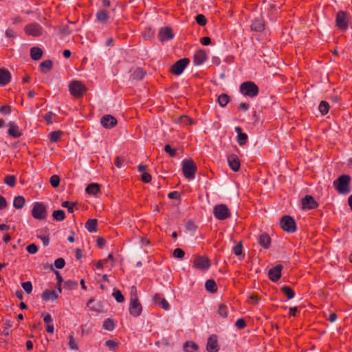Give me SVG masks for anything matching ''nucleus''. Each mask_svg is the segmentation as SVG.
Returning <instances> with one entry per match:
<instances>
[{"label": "nucleus", "instance_id": "nucleus-55", "mask_svg": "<svg viewBox=\"0 0 352 352\" xmlns=\"http://www.w3.org/2000/svg\"><path fill=\"white\" fill-rule=\"evenodd\" d=\"M26 250L30 254H35L38 252V248L35 244L32 243L26 247Z\"/></svg>", "mask_w": 352, "mask_h": 352}, {"label": "nucleus", "instance_id": "nucleus-11", "mask_svg": "<svg viewBox=\"0 0 352 352\" xmlns=\"http://www.w3.org/2000/svg\"><path fill=\"white\" fill-rule=\"evenodd\" d=\"M336 26L343 30H346L348 28L349 19L345 12L340 11L336 14Z\"/></svg>", "mask_w": 352, "mask_h": 352}, {"label": "nucleus", "instance_id": "nucleus-41", "mask_svg": "<svg viewBox=\"0 0 352 352\" xmlns=\"http://www.w3.org/2000/svg\"><path fill=\"white\" fill-rule=\"evenodd\" d=\"M218 314L223 318L228 316V307L226 305L223 303L219 305Z\"/></svg>", "mask_w": 352, "mask_h": 352}, {"label": "nucleus", "instance_id": "nucleus-63", "mask_svg": "<svg viewBox=\"0 0 352 352\" xmlns=\"http://www.w3.org/2000/svg\"><path fill=\"white\" fill-rule=\"evenodd\" d=\"M43 321L45 323L48 324L52 321V317L50 314H48V313L43 314Z\"/></svg>", "mask_w": 352, "mask_h": 352}, {"label": "nucleus", "instance_id": "nucleus-9", "mask_svg": "<svg viewBox=\"0 0 352 352\" xmlns=\"http://www.w3.org/2000/svg\"><path fill=\"white\" fill-rule=\"evenodd\" d=\"M190 63L188 58H184L175 63L170 67V72L174 75L181 74Z\"/></svg>", "mask_w": 352, "mask_h": 352}, {"label": "nucleus", "instance_id": "nucleus-22", "mask_svg": "<svg viewBox=\"0 0 352 352\" xmlns=\"http://www.w3.org/2000/svg\"><path fill=\"white\" fill-rule=\"evenodd\" d=\"M8 126L9 129L8 133L10 136L16 138H19L22 135V133L19 131V126L16 125L14 122H10L8 124Z\"/></svg>", "mask_w": 352, "mask_h": 352}, {"label": "nucleus", "instance_id": "nucleus-31", "mask_svg": "<svg viewBox=\"0 0 352 352\" xmlns=\"http://www.w3.org/2000/svg\"><path fill=\"white\" fill-rule=\"evenodd\" d=\"M206 289L212 293H214L217 291V286L215 281L212 279H209L206 282L205 284Z\"/></svg>", "mask_w": 352, "mask_h": 352}, {"label": "nucleus", "instance_id": "nucleus-13", "mask_svg": "<svg viewBox=\"0 0 352 352\" xmlns=\"http://www.w3.org/2000/svg\"><path fill=\"white\" fill-rule=\"evenodd\" d=\"M302 206L303 209H315L318 207V204L312 196L306 195L302 199Z\"/></svg>", "mask_w": 352, "mask_h": 352}, {"label": "nucleus", "instance_id": "nucleus-25", "mask_svg": "<svg viewBox=\"0 0 352 352\" xmlns=\"http://www.w3.org/2000/svg\"><path fill=\"white\" fill-rule=\"evenodd\" d=\"M96 16L97 21L102 23H105L109 19V12L104 10H98Z\"/></svg>", "mask_w": 352, "mask_h": 352}, {"label": "nucleus", "instance_id": "nucleus-34", "mask_svg": "<svg viewBox=\"0 0 352 352\" xmlns=\"http://www.w3.org/2000/svg\"><path fill=\"white\" fill-rule=\"evenodd\" d=\"M233 252L236 256H240L239 258V260H243L244 258L245 254H243V245L241 242L239 243L234 247Z\"/></svg>", "mask_w": 352, "mask_h": 352}, {"label": "nucleus", "instance_id": "nucleus-64", "mask_svg": "<svg viewBox=\"0 0 352 352\" xmlns=\"http://www.w3.org/2000/svg\"><path fill=\"white\" fill-rule=\"evenodd\" d=\"M258 302V298L257 295H252L250 296L248 302L250 304H257Z\"/></svg>", "mask_w": 352, "mask_h": 352}, {"label": "nucleus", "instance_id": "nucleus-45", "mask_svg": "<svg viewBox=\"0 0 352 352\" xmlns=\"http://www.w3.org/2000/svg\"><path fill=\"white\" fill-rule=\"evenodd\" d=\"M68 344H69V348L71 349H72V350H78V344H76V342L75 341V339H74L73 333H71L69 336V343H68Z\"/></svg>", "mask_w": 352, "mask_h": 352}, {"label": "nucleus", "instance_id": "nucleus-28", "mask_svg": "<svg viewBox=\"0 0 352 352\" xmlns=\"http://www.w3.org/2000/svg\"><path fill=\"white\" fill-rule=\"evenodd\" d=\"M183 348L185 352H197L199 349L198 346L192 341L185 342Z\"/></svg>", "mask_w": 352, "mask_h": 352}, {"label": "nucleus", "instance_id": "nucleus-47", "mask_svg": "<svg viewBox=\"0 0 352 352\" xmlns=\"http://www.w3.org/2000/svg\"><path fill=\"white\" fill-rule=\"evenodd\" d=\"M113 296L118 302H122L124 300V296L122 294L121 292L118 289H114L113 292Z\"/></svg>", "mask_w": 352, "mask_h": 352}, {"label": "nucleus", "instance_id": "nucleus-50", "mask_svg": "<svg viewBox=\"0 0 352 352\" xmlns=\"http://www.w3.org/2000/svg\"><path fill=\"white\" fill-rule=\"evenodd\" d=\"M64 286L66 289L71 290L78 286V283L76 281L69 280L65 283Z\"/></svg>", "mask_w": 352, "mask_h": 352}, {"label": "nucleus", "instance_id": "nucleus-29", "mask_svg": "<svg viewBox=\"0 0 352 352\" xmlns=\"http://www.w3.org/2000/svg\"><path fill=\"white\" fill-rule=\"evenodd\" d=\"M52 61L50 60H44L43 61L41 64H40V70L42 73H47L48 72H50L52 67Z\"/></svg>", "mask_w": 352, "mask_h": 352}, {"label": "nucleus", "instance_id": "nucleus-58", "mask_svg": "<svg viewBox=\"0 0 352 352\" xmlns=\"http://www.w3.org/2000/svg\"><path fill=\"white\" fill-rule=\"evenodd\" d=\"M158 305L164 310H168L169 309V304L165 298H162Z\"/></svg>", "mask_w": 352, "mask_h": 352}, {"label": "nucleus", "instance_id": "nucleus-30", "mask_svg": "<svg viewBox=\"0 0 352 352\" xmlns=\"http://www.w3.org/2000/svg\"><path fill=\"white\" fill-rule=\"evenodd\" d=\"M97 224V219H89L85 223V228L89 232H92L96 230Z\"/></svg>", "mask_w": 352, "mask_h": 352}, {"label": "nucleus", "instance_id": "nucleus-7", "mask_svg": "<svg viewBox=\"0 0 352 352\" xmlns=\"http://www.w3.org/2000/svg\"><path fill=\"white\" fill-rule=\"evenodd\" d=\"M282 229L289 233H293L296 230V226L294 219L290 216H283L280 222Z\"/></svg>", "mask_w": 352, "mask_h": 352}, {"label": "nucleus", "instance_id": "nucleus-10", "mask_svg": "<svg viewBox=\"0 0 352 352\" xmlns=\"http://www.w3.org/2000/svg\"><path fill=\"white\" fill-rule=\"evenodd\" d=\"M194 266L199 270H206L210 266V261L206 256H196L193 260Z\"/></svg>", "mask_w": 352, "mask_h": 352}, {"label": "nucleus", "instance_id": "nucleus-39", "mask_svg": "<svg viewBox=\"0 0 352 352\" xmlns=\"http://www.w3.org/2000/svg\"><path fill=\"white\" fill-rule=\"evenodd\" d=\"M63 135V132L60 131H53L50 134V140L51 142H58L61 135Z\"/></svg>", "mask_w": 352, "mask_h": 352}, {"label": "nucleus", "instance_id": "nucleus-56", "mask_svg": "<svg viewBox=\"0 0 352 352\" xmlns=\"http://www.w3.org/2000/svg\"><path fill=\"white\" fill-rule=\"evenodd\" d=\"M235 325L237 328L242 329H244L246 326V322L243 318L238 319L236 321Z\"/></svg>", "mask_w": 352, "mask_h": 352}, {"label": "nucleus", "instance_id": "nucleus-19", "mask_svg": "<svg viewBox=\"0 0 352 352\" xmlns=\"http://www.w3.org/2000/svg\"><path fill=\"white\" fill-rule=\"evenodd\" d=\"M11 80L10 72L4 68H0V85L4 86Z\"/></svg>", "mask_w": 352, "mask_h": 352}, {"label": "nucleus", "instance_id": "nucleus-35", "mask_svg": "<svg viewBox=\"0 0 352 352\" xmlns=\"http://www.w3.org/2000/svg\"><path fill=\"white\" fill-rule=\"evenodd\" d=\"M230 101V97L226 94H221L218 97V102L220 106L224 107Z\"/></svg>", "mask_w": 352, "mask_h": 352}, {"label": "nucleus", "instance_id": "nucleus-52", "mask_svg": "<svg viewBox=\"0 0 352 352\" xmlns=\"http://www.w3.org/2000/svg\"><path fill=\"white\" fill-rule=\"evenodd\" d=\"M184 255H185L184 251L180 248H176L173 251V256L175 258H182L184 256Z\"/></svg>", "mask_w": 352, "mask_h": 352}, {"label": "nucleus", "instance_id": "nucleus-61", "mask_svg": "<svg viewBox=\"0 0 352 352\" xmlns=\"http://www.w3.org/2000/svg\"><path fill=\"white\" fill-rule=\"evenodd\" d=\"M200 43L204 45H208L211 43V39L208 36L202 37L200 39Z\"/></svg>", "mask_w": 352, "mask_h": 352}, {"label": "nucleus", "instance_id": "nucleus-37", "mask_svg": "<svg viewBox=\"0 0 352 352\" xmlns=\"http://www.w3.org/2000/svg\"><path fill=\"white\" fill-rule=\"evenodd\" d=\"M145 72L141 68H137L132 74L133 79L142 80L145 76Z\"/></svg>", "mask_w": 352, "mask_h": 352}, {"label": "nucleus", "instance_id": "nucleus-12", "mask_svg": "<svg viewBox=\"0 0 352 352\" xmlns=\"http://www.w3.org/2000/svg\"><path fill=\"white\" fill-rule=\"evenodd\" d=\"M25 32L27 34L33 36H39L43 34V28L38 23H30L25 27Z\"/></svg>", "mask_w": 352, "mask_h": 352}, {"label": "nucleus", "instance_id": "nucleus-27", "mask_svg": "<svg viewBox=\"0 0 352 352\" xmlns=\"http://www.w3.org/2000/svg\"><path fill=\"white\" fill-rule=\"evenodd\" d=\"M58 296L54 290L46 289L42 294V298L44 300H55L58 298Z\"/></svg>", "mask_w": 352, "mask_h": 352}, {"label": "nucleus", "instance_id": "nucleus-23", "mask_svg": "<svg viewBox=\"0 0 352 352\" xmlns=\"http://www.w3.org/2000/svg\"><path fill=\"white\" fill-rule=\"evenodd\" d=\"M235 131L237 133V142L239 144L240 146L245 144L248 140V135L242 133V129L239 126H236Z\"/></svg>", "mask_w": 352, "mask_h": 352}, {"label": "nucleus", "instance_id": "nucleus-48", "mask_svg": "<svg viewBox=\"0 0 352 352\" xmlns=\"http://www.w3.org/2000/svg\"><path fill=\"white\" fill-rule=\"evenodd\" d=\"M21 286L27 294H30L32 292V284L30 281L22 283Z\"/></svg>", "mask_w": 352, "mask_h": 352}, {"label": "nucleus", "instance_id": "nucleus-1", "mask_svg": "<svg viewBox=\"0 0 352 352\" xmlns=\"http://www.w3.org/2000/svg\"><path fill=\"white\" fill-rule=\"evenodd\" d=\"M350 182L351 177L342 175L333 182V186L339 193L346 195L350 192Z\"/></svg>", "mask_w": 352, "mask_h": 352}, {"label": "nucleus", "instance_id": "nucleus-24", "mask_svg": "<svg viewBox=\"0 0 352 352\" xmlns=\"http://www.w3.org/2000/svg\"><path fill=\"white\" fill-rule=\"evenodd\" d=\"M251 29L254 31L261 32L264 30V23L262 19H254L251 25Z\"/></svg>", "mask_w": 352, "mask_h": 352}, {"label": "nucleus", "instance_id": "nucleus-16", "mask_svg": "<svg viewBox=\"0 0 352 352\" xmlns=\"http://www.w3.org/2000/svg\"><path fill=\"white\" fill-rule=\"evenodd\" d=\"M228 162L230 168L236 172L240 169L241 164L239 157L235 154L230 155L228 157Z\"/></svg>", "mask_w": 352, "mask_h": 352}, {"label": "nucleus", "instance_id": "nucleus-59", "mask_svg": "<svg viewBox=\"0 0 352 352\" xmlns=\"http://www.w3.org/2000/svg\"><path fill=\"white\" fill-rule=\"evenodd\" d=\"M0 112L3 114H9L11 112V108L9 105H3L0 107Z\"/></svg>", "mask_w": 352, "mask_h": 352}, {"label": "nucleus", "instance_id": "nucleus-32", "mask_svg": "<svg viewBox=\"0 0 352 352\" xmlns=\"http://www.w3.org/2000/svg\"><path fill=\"white\" fill-rule=\"evenodd\" d=\"M100 191V186L98 184H90L86 188V192L88 194L96 195Z\"/></svg>", "mask_w": 352, "mask_h": 352}, {"label": "nucleus", "instance_id": "nucleus-42", "mask_svg": "<svg viewBox=\"0 0 352 352\" xmlns=\"http://www.w3.org/2000/svg\"><path fill=\"white\" fill-rule=\"evenodd\" d=\"M62 207L67 208V210L69 213L74 212V208L76 206V204L74 202H70L68 201H63L61 204Z\"/></svg>", "mask_w": 352, "mask_h": 352}, {"label": "nucleus", "instance_id": "nucleus-46", "mask_svg": "<svg viewBox=\"0 0 352 352\" xmlns=\"http://www.w3.org/2000/svg\"><path fill=\"white\" fill-rule=\"evenodd\" d=\"M195 21H196L197 23L201 26H204L207 23L206 17L204 14H201L197 15V16L195 17Z\"/></svg>", "mask_w": 352, "mask_h": 352}, {"label": "nucleus", "instance_id": "nucleus-17", "mask_svg": "<svg viewBox=\"0 0 352 352\" xmlns=\"http://www.w3.org/2000/svg\"><path fill=\"white\" fill-rule=\"evenodd\" d=\"M100 122L104 128L109 129L117 124V120L111 115H105L102 117Z\"/></svg>", "mask_w": 352, "mask_h": 352}, {"label": "nucleus", "instance_id": "nucleus-43", "mask_svg": "<svg viewBox=\"0 0 352 352\" xmlns=\"http://www.w3.org/2000/svg\"><path fill=\"white\" fill-rule=\"evenodd\" d=\"M4 183L7 185L14 187L16 184V177L14 175H7L4 178Z\"/></svg>", "mask_w": 352, "mask_h": 352}, {"label": "nucleus", "instance_id": "nucleus-44", "mask_svg": "<svg viewBox=\"0 0 352 352\" xmlns=\"http://www.w3.org/2000/svg\"><path fill=\"white\" fill-rule=\"evenodd\" d=\"M115 324L113 320L107 318L103 323V327L108 331H112L114 329Z\"/></svg>", "mask_w": 352, "mask_h": 352}, {"label": "nucleus", "instance_id": "nucleus-49", "mask_svg": "<svg viewBox=\"0 0 352 352\" xmlns=\"http://www.w3.org/2000/svg\"><path fill=\"white\" fill-rule=\"evenodd\" d=\"M50 182L52 186L56 188L59 185L60 178L58 175H54L50 177Z\"/></svg>", "mask_w": 352, "mask_h": 352}, {"label": "nucleus", "instance_id": "nucleus-20", "mask_svg": "<svg viewBox=\"0 0 352 352\" xmlns=\"http://www.w3.org/2000/svg\"><path fill=\"white\" fill-rule=\"evenodd\" d=\"M159 38L161 41L170 40L173 38L171 28L166 27L162 28L159 33Z\"/></svg>", "mask_w": 352, "mask_h": 352}, {"label": "nucleus", "instance_id": "nucleus-3", "mask_svg": "<svg viewBox=\"0 0 352 352\" xmlns=\"http://www.w3.org/2000/svg\"><path fill=\"white\" fill-rule=\"evenodd\" d=\"M240 92L245 96H249L250 98H254L258 94V86L253 82L246 81L243 82L240 85Z\"/></svg>", "mask_w": 352, "mask_h": 352}, {"label": "nucleus", "instance_id": "nucleus-18", "mask_svg": "<svg viewBox=\"0 0 352 352\" xmlns=\"http://www.w3.org/2000/svg\"><path fill=\"white\" fill-rule=\"evenodd\" d=\"M207 59V54L205 50H199L193 56V63L195 65L203 64Z\"/></svg>", "mask_w": 352, "mask_h": 352}, {"label": "nucleus", "instance_id": "nucleus-40", "mask_svg": "<svg viewBox=\"0 0 352 352\" xmlns=\"http://www.w3.org/2000/svg\"><path fill=\"white\" fill-rule=\"evenodd\" d=\"M329 110V104L326 101H322L319 105V111L322 115H326Z\"/></svg>", "mask_w": 352, "mask_h": 352}, {"label": "nucleus", "instance_id": "nucleus-33", "mask_svg": "<svg viewBox=\"0 0 352 352\" xmlns=\"http://www.w3.org/2000/svg\"><path fill=\"white\" fill-rule=\"evenodd\" d=\"M25 203V198L23 196H17L13 201V206L16 209L22 208Z\"/></svg>", "mask_w": 352, "mask_h": 352}, {"label": "nucleus", "instance_id": "nucleus-57", "mask_svg": "<svg viewBox=\"0 0 352 352\" xmlns=\"http://www.w3.org/2000/svg\"><path fill=\"white\" fill-rule=\"evenodd\" d=\"M151 175L146 172H144L141 176V179L143 182L148 183L151 181Z\"/></svg>", "mask_w": 352, "mask_h": 352}, {"label": "nucleus", "instance_id": "nucleus-51", "mask_svg": "<svg viewBox=\"0 0 352 352\" xmlns=\"http://www.w3.org/2000/svg\"><path fill=\"white\" fill-rule=\"evenodd\" d=\"M164 151L168 153L170 157H175L177 155V149H173L169 144L165 146Z\"/></svg>", "mask_w": 352, "mask_h": 352}, {"label": "nucleus", "instance_id": "nucleus-2", "mask_svg": "<svg viewBox=\"0 0 352 352\" xmlns=\"http://www.w3.org/2000/svg\"><path fill=\"white\" fill-rule=\"evenodd\" d=\"M197 170L196 164L192 160H184L182 162V172L188 179H192Z\"/></svg>", "mask_w": 352, "mask_h": 352}, {"label": "nucleus", "instance_id": "nucleus-38", "mask_svg": "<svg viewBox=\"0 0 352 352\" xmlns=\"http://www.w3.org/2000/svg\"><path fill=\"white\" fill-rule=\"evenodd\" d=\"M281 292L284 293L289 299H291L294 297V290L289 286H283L280 289Z\"/></svg>", "mask_w": 352, "mask_h": 352}, {"label": "nucleus", "instance_id": "nucleus-53", "mask_svg": "<svg viewBox=\"0 0 352 352\" xmlns=\"http://www.w3.org/2000/svg\"><path fill=\"white\" fill-rule=\"evenodd\" d=\"M65 265V260L63 258H58L55 260L54 265L58 269H62Z\"/></svg>", "mask_w": 352, "mask_h": 352}, {"label": "nucleus", "instance_id": "nucleus-14", "mask_svg": "<svg viewBox=\"0 0 352 352\" xmlns=\"http://www.w3.org/2000/svg\"><path fill=\"white\" fill-rule=\"evenodd\" d=\"M206 349L208 352H217L219 351V348L217 336L216 335H212L208 338Z\"/></svg>", "mask_w": 352, "mask_h": 352}, {"label": "nucleus", "instance_id": "nucleus-36", "mask_svg": "<svg viewBox=\"0 0 352 352\" xmlns=\"http://www.w3.org/2000/svg\"><path fill=\"white\" fill-rule=\"evenodd\" d=\"M53 218L58 221H63L65 218V214L62 210H54L52 213Z\"/></svg>", "mask_w": 352, "mask_h": 352}, {"label": "nucleus", "instance_id": "nucleus-5", "mask_svg": "<svg viewBox=\"0 0 352 352\" xmlns=\"http://www.w3.org/2000/svg\"><path fill=\"white\" fill-rule=\"evenodd\" d=\"M135 290V294L131 295L130 299L129 311L130 314L134 317L140 316L142 311V307L139 302L138 297L137 295V290L135 286L132 287V290Z\"/></svg>", "mask_w": 352, "mask_h": 352}, {"label": "nucleus", "instance_id": "nucleus-26", "mask_svg": "<svg viewBox=\"0 0 352 352\" xmlns=\"http://www.w3.org/2000/svg\"><path fill=\"white\" fill-rule=\"evenodd\" d=\"M43 55V50L38 47H33L30 49V56L32 60H38Z\"/></svg>", "mask_w": 352, "mask_h": 352}, {"label": "nucleus", "instance_id": "nucleus-8", "mask_svg": "<svg viewBox=\"0 0 352 352\" xmlns=\"http://www.w3.org/2000/svg\"><path fill=\"white\" fill-rule=\"evenodd\" d=\"M32 215L34 219L38 220L45 219L47 217V210L44 204L38 202L35 203L32 210Z\"/></svg>", "mask_w": 352, "mask_h": 352}, {"label": "nucleus", "instance_id": "nucleus-54", "mask_svg": "<svg viewBox=\"0 0 352 352\" xmlns=\"http://www.w3.org/2000/svg\"><path fill=\"white\" fill-rule=\"evenodd\" d=\"M105 344L110 349L115 350V349L118 346V342L113 340H109L106 341Z\"/></svg>", "mask_w": 352, "mask_h": 352}, {"label": "nucleus", "instance_id": "nucleus-21", "mask_svg": "<svg viewBox=\"0 0 352 352\" xmlns=\"http://www.w3.org/2000/svg\"><path fill=\"white\" fill-rule=\"evenodd\" d=\"M258 243L265 249H268L270 247L271 239L266 233L261 234L258 237Z\"/></svg>", "mask_w": 352, "mask_h": 352}, {"label": "nucleus", "instance_id": "nucleus-60", "mask_svg": "<svg viewBox=\"0 0 352 352\" xmlns=\"http://www.w3.org/2000/svg\"><path fill=\"white\" fill-rule=\"evenodd\" d=\"M52 116H53V113L52 111H49L48 113H47L45 115L44 120L46 121V122L48 124H50L52 123Z\"/></svg>", "mask_w": 352, "mask_h": 352}, {"label": "nucleus", "instance_id": "nucleus-15", "mask_svg": "<svg viewBox=\"0 0 352 352\" xmlns=\"http://www.w3.org/2000/svg\"><path fill=\"white\" fill-rule=\"evenodd\" d=\"M283 266L281 265H277L274 267L269 270L268 276L269 278L273 282L278 281L281 277V271Z\"/></svg>", "mask_w": 352, "mask_h": 352}, {"label": "nucleus", "instance_id": "nucleus-62", "mask_svg": "<svg viewBox=\"0 0 352 352\" xmlns=\"http://www.w3.org/2000/svg\"><path fill=\"white\" fill-rule=\"evenodd\" d=\"M124 161V158L120 157H116L115 159L114 164L116 166V167L120 168Z\"/></svg>", "mask_w": 352, "mask_h": 352}, {"label": "nucleus", "instance_id": "nucleus-4", "mask_svg": "<svg viewBox=\"0 0 352 352\" xmlns=\"http://www.w3.org/2000/svg\"><path fill=\"white\" fill-rule=\"evenodd\" d=\"M69 89L70 94L76 98H82L87 91L85 85L79 80L71 82L69 85Z\"/></svg>", "mask_w": 352, "mask_h": 352}, {"label": "nucleus", "instance_id": "nucleus-6", "mask_svg": "<svg viewBox=\"0 0 352 352\" xmlns=\"http://www.w3.org/2000/svg\"><path fill=\"white\" fill-rule=\"evenodd\" d=\"M213 214L216 219L225 220L231 215L229 208L225 204H219L213 208Z\"/></svg>", "mask_w": 352, "mask_h": 352}]
</instances>
